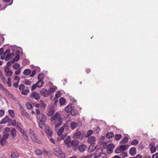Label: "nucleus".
Returning a JSON list of instances; mask_svg holds the SVG:
<instances>
[{
  "instance_id": "f03ea898",
  "label": "nucleus",
  "mask_w": 158,
  "mask_h": 158,
  "mask_svg": "<svg viewBox=\"0 0 158 158\" xmlns=\"http://www.w3.org/2000/svg\"><path fill=\"white\" fill-rule=\"evenodd\" d=\"M40 93L44 97H46L50 95V93L46 89L43 88L40 91Z\"/></svg>"
},
{
  "instance_id": "603ef678",
  "label": "nucleus",
  "mask_w": 158,
  "mask_h": 158,
  "mask_svg": "<svg viewBox=\"0 0 158 158\" xmlns=\"http://www.w3.org/2000/svg\"><path fill=\"white\" fill-rule=\"evenodd\" d=\"M10 97L13 100L16 101H18V99L12 94L10 95Z\"/></svg>"
},
{
  "instance_id": "473e14b6",
  "label": "nucleus",
  "mask_w": 158,
  "mask_h": 158,
  "mask_svg": "<svg viewBox=\"0 0 158 158\" xmlns=\"http://www.w3.org/2000/svg\"><path fill=\"white\" fill-rule=\"evenodd\" d=\"M10 156L12 158H18L19 155L17 153L13 152L11 154Z\"/></svg>"
},
{
  "instance_id": "052dcab7",
  "label": "nucleus",
  "mask_w": 158,
  "mask_h": 158,
  "mask_svg": "<svg viewBox=\"0 0 158 158\" xmlns=\"http://www.w3.org/2000/svg\"><path fill=\"white\" fill-rule=\"evenodd\" d=\"M14 62L12 61H10L7 63L6 65L8 66L11 65L13 64L14 63Z\"/></svg>"
},
{
  "instance_id": "ea45409f",
  "label": "nucleus",
  "mask_w": 158,
  "mask_h": 158,
  "mask_svg": "<svg viewBox=\"0 0 158 158\" xmlns=\"http://www.w3.org/2000/svg\"><path fill=\"white\" fill-rule=\"evenodd\" d=\"M20 58V56L19 55H17L13 59V61L14 63L17 62Z\"/></svg>"
},
{
  "instance_id": "864d4df0",
  "label": "nucleus",
  "mask_w": 158,
  "mask_h": 158,
  "mask_svg": "<svg viewBox=\"0 0 158 158\" xmlns=\"http://www.w3.org/2000/svg\"><path fill=\"white\" fill-rule=\"evenodd\" d=\"M64 128V129L67 130L69 128V126L68 125L67 123H66L62 127Z\"/></svg>"
},
{
  "instance_id": "f8f14e48",
  "label": "nucleus",
  "mask_w": 158,
  "mask_h": 158,
  "mask_svg": "<svg viewBox=\"0 0 158 158\" xmlns=\"http://www.w3.org/2000/svg\"><path fill=\"white\" fill-rule=\"evenodd\" d=\"M45 132L48 135L50 136H51L52 134V130L48 126L45 127Z\"/></svg>"
},
{
  "instance_id": "c85d7f7f",
  "label": "nucleus",
  "mask_w": 158,
  "mask_h": 158,
  "mask_svg": "<svg viewBox=\"0 0 158 158\" xmlns=\"http://www.w3.org/2000/svg\"><path fill=\"white\" fill-rule=\"evenodd\" d=\"M35 154L37 156H41L42 155L43 153L38 148L36 149L35 150Z\"/></svg>"
},
{
  "instance_id": "8fccbe9b",
  "label": "nucleus",
  "mask_w": 158,
  "mask_h": 158,
  "mask_svg": "<svg viewBox=\"0 0 158 158\" xmlns=\"http://www.w3.org/2000/svg\"><path fill=\"white\" fill-rule=\"evenodd\" d=\"M26 107L29 109H30L32 108V106L30 103H26Z\"/></svg>"
},
{
  "instance_id": "0e129e2a",
  "label": "nucleus",
  "mask_w": 158,
  "mask_h": 158,
  "mask_svg": "<svg viewBox=\"0 0 158 158\" xmlns=\"http://www.w3.org/2000/svg\"><path fill=\"white\" fill-rule=\"evenodd\" d=\"M36 73V71L35 70H34L32 71L31 74L30 75V77H34Z\"/></svg>"
},
{
  "instance_id": "f257e3e1",
  "label": "nucleus",
  "mask_w": 158,
  "mask_h": 158,
  "mask_svg": "<svg viewBox=\"0 0 158 158\" xmlns=\"http://www.w3.org/2000/svg\"><path fill=\"white\" fill-rule=\"evenodd\" d=\"M53 151L57 157L61 158H65V154L60 148L56 147L53 148Z\"/></svg>"
},
{
  "instance_id": "6e6d98bb",
  "label": "nucleus",
  "mask_w": 158,
  "mask_h": 158,
  "mask_svg": "<svg viewBox=\"0 0 158 158\" xmlns=\"http://www.w3.org/2000/svg\"><path fill=\"white\" fill-rule=\"evenodd\" d=\"M121 151H121V150H120V148L119 147V148H117L115 151V153L117 154H118V153H119Z\"/></svg>"
},
{
  "instance_id": "0eeeda50",
  "label": "nucleus",
  "mask_w": 158,
  "mask_h": 158,
  "mask_svg": "<svg viewBox=\"0 0 158 158\" xmlns=\"http://www.w3.org/2000/svg\"><path fill=\"white\" fill-rule=\"evenodd\" d=\"M19 108L20 112L24 116L26 117H27L29 116L27 112L26 111L22 106H20Z\"/></svg>"
},
{
  "instance_id": "aec40b11",
  "label": "nucleus",
  "mask_w": 158,
  "mask_h": 158,
  "mask_svg": "<svg viewBox=\"0 0 158 158\" xmlns=\"http://www.w3.org/2000/svg\"><path fill=\"white\" fill-rule=\"evenodd\" d=\"M8 120L9 117L8 116H6L2 120V121L0 122V124H5L8 121Z\"/></svg>"
},
{
  "instance_id": "a18cd8bd",
  "label": "nucleus",
  "mask_w": 158,
  "mask_h": 158,
  "mask_svg": "<svg viewBox=\"0 0 158 158\" xmlns=\"http://www.w3.org/2000/svg\"><path fill=\"white\" fill-rule=\"evenodd\" d=\"M93 133V131L92 130H89L87 132V134L85 135V137H88L90 135L92 134Z\"/></svg>"
},
{
  "instance_id": "09e8293b",
  "label": "nucleus",
  "mask_w": 158,
  "mask_h": 158,
  "mask_svg": "<svg viewBox=\"0 0 158 158\" xmlns=\"http://www.w3.org/2000/svg\"><path fill=\"white\" fill-rule=\"evenodd\" d=\"M6 73V76L9 77H10L12 76L13 72L11 70H9Z\"/></svg>"
},
{
  "instance_id": "393cba45",
  "label": "nucleus",
  "mask_w": 158,
  "mask_h": 158,
  "mask_svg": "<svg viewBox=\"0 0 158 158\" xmlns=\"http://www.w3.org/2000/svg\"><path fill=\"white\" fill-rule=\"evenodd\" d=\"M81 135V133L80 131H77L74 133L73 137L76 138H78L80 137Z\"/></svg>"
},
{
  "instance_id": "6e6552de",
  "label": "nucleus",
  "mask_w": 158,
  "mask_h": 158,
  "mask_svg": "<svg viewBox=\"0 0 158 158\" xmlns=\"http://www.w3.org/2000/svg\"><path fill=\"white\" fill-rule=\"evenodd\" d=\"M129 153L132 156H134L137 152L136 148L134 147L131 148L129 150Z\"/></svg>"
},
{
  "instance_id": "bb28decb",
  "label": "nucleus",
  "mask_w": 158,
  "mask_h": 158,
  "mask_svg": "<svg viewBox=\"0 0 158 158\" xmlns=\"http://www.w3.org/2000/svg\"><path fill=\"white\" fill-rule=\"evenodd\" d=\"M106 136L107 138L110 139L114 136V134L113 132H108L106 133Z\"/></svg>"
},
{
  "instance_id": "5fc2aeb1",
  "label": "nucleus",
  "mask_w": 158,
  "mask_h": 158,
  "mask_svg": "<svg viewBox=\"0 0 158 158\" xmlns=\"http://www.w3.org/2000/svg\"><path fill=\"white\" fill-rule=\"evenodd\" d=\"M41 106L42 107L45 108L46 105L42 101H40Z\"/></svg>"
},
{
  "instance_id": "9d476101",
  "label": "nucleus",
  "mask_w": 158,
  "mask_h": 158,
  "mask_svg": "<svg viewBox=\"0 0 158 158\" xmlns=\"http://www.w3.org/2000/svg\"><path fill=\"white\" fill-rule=\"evenodd\" d=\"M60 114L56 113L51 117L50 118V120L51 121H52L55 120H56V121L57 120H58L59 118H60Z\"/></svg>"
},
{
  "instance_id": "5701e85b",
  "label": "nucleus",
  "mask_w": 158,
  "mask_h": 158,
  "mask_svg": "<svg viewBox=\"0 0 158 158\" xmlns=\"http://www.w3.org/2000/svg\"><path fill=\"white\" fill-rule=\"evenodd\" d=\"M78 125L77 124V123L75 122H72L71 123L70 128L72 130L74 129L76 127L77 125Z\"/></svg>"
},
{
  "instance_id": "72a5a7b5",
  "label": "nucleus",
  "mask_w": 158,
  "mask_h": 158,
  "mask_svg": "<svg viewBox=\"0 0 158 158\" xmlns=\"http://www.w3.org/2000/svg\"><path fill=\"white\" fill-rule=\"evenodd\" d=\"M6 139H4L2 138L0 140V143L2 146H4L6 144Z\"/></svg>"
},
{
  "instance_id": "a211bd4d",
  "label": "nucleus",
  "mask_w": 158,
  "mask_h": 158,
  "mask_svg": "<svg viewBox=\"0 0 158 158\" xmlns=\"http://www.w3.org/2000/svg\"><path fill=\"white\" fill-rule=\"evenodd\" d=\"M55 112L54 108L53 107L51 108L49 110L47 114L48 116H52V115Z\"/></svg>"
},
{
  "instance_id": "4be33fe9",
  "label": "nucleus",
  "mask_w": 158,
  "mask_h": 158,
  "mask_svg": "<svg viewBox=\"0 0 158 158\" xmlns=\"http://www.w3.org/2000/svg\"><path fill=\"white\" fill-rule=\"evenodd\" d=\"M31 71L30 69H27L24 70L23 73L25 75L27 76L29 75L31 73Z\"/></svg>"
},
{
  "instance_id": "b1692460",
  "label": "nucleus",
  "mask_w": 158,
  "mask_h": 158,
  "mask_svg": "<svg viewBox=\"0 0 158 158\" xmlns=\"http://www.w3.org/2000/svg\"><path fill=\"white\" fill-rule=\"evenodd\" d=\"M23 126L21 123H19V122H17V124L16 125V128L18 129V130L19 131L20 130H21L22 129V127Z\"/></svg>"
},
{
  "instance_id": "dca6fc26",
  "label": "nucleus",
  "mask_w": 158,
  "mask_h": 158,
  "mask_svg": "<svg viewBox=\"0 0 158 158\" xmlns=\"http://www.w3.org/2000/svg\"><path fill=\"white\" fill-rule=\"evenodd\" d=\"M95 137L92 136L88 138V142L89 143L91 144L95 141Z\"/></svg>"
},
{
  "instance_id": "7c9ffc66",
  "label": "nucleus",
  "mask_w": 158,
  "mask_h": 158,
  "mask_svg": "<svg viewBox=\"0 0 158 158\" xmlns=\"http://www.w3.org/2000/svg\"><path fill=\"white\" fill-rule=\"evenodd\" d=\"M96 148L95 147L93 146V145L89 146L88 149V152H89L94 151Z\"/></svg>"
},
{
  "instance_id": "39448f33",
  "label": "nucleus",
  "mask_w": 158,
  "mask_h": 158,
  "mask_svg": "<svg viewBox=\"0 0 158 158\" xmlns=\"http://www.w3.org/2000/svg\"><path fill=\"white\" fill-rule=\"evenodd\" d=\"M31 98H34L36 100H39L40 98L39 94L35 91H33L31 94Z\"/></svg>"
},
{
  "instance_id": "79ce46f5",
  "label": "nucleus",
  "mask_w": 158,
  "mask_h": 158,
  "mask_svg": "<svg viewBox=\"0 0 158 158\" xmlns=\"http://www.w3.org/2000/svg\"><path fill=\"white\" fill-rule=\"evenodd\" d=\"M57 88L56 87H55V88L54 87H51L49 88V90H48L49 93H50V95L53 92L55 91L56 90V89Z\"/></svg>"
},
{
  "instance_id": "6ab92c4d",
  "label": "nucleus",
  "mask_w": 158,
  "mask_h": 158,
  "mask_svg": "<svg viewBox=\"0 0 158 158\" xmlns=\"http://www.w3.org/2000/svg\"><path fill=\"white\" fill-rule=\"evenodd\" d=\"M128 138L127 137H125L120 141V144H123L126 143L128 142Z\"/></svg>"
},
{
  "instance_id": "338daca9",
  "label": "nucleus",
  "mask_w": 158,
  "mask_h": 158,
  "mask_svg": "<svg viewBox=\"0 0 158 158\" xmlns=\"http://www.w3.org/2000/svg\"><path fill=\"white\" fill-rule=\"evenodd\" d=\"M17 122H16L15 120H14L11 122V125L13 126H15L17 124Z\"/></svg>"
},
{
  "instance_id": "20e7f679",
  "label": "nucleus",
  "mask_w": 158,
  "mask_h": 158,
  "mask_svg": "<svg viewBox=\"0 0 158 158\" xmlns=\"http://www.w3.org/2000/svg\"><path fill=\"white\" fill-rule=\"evenodd\" d=\"M114 147V145L113 144H109L107 146L106 153L109 154L112 153Z\"/></svg>"
},
{
  "instance_id": "c756f323",
  "label": "nucleus",
  "mask_w": 158,
  "mask_h": 158,
  "mask_svg": "<svg viewBox=\"0 0 158 158\" xmlns=\"http://www.w3.org/2000/svg\"><path fill=\"white\" fill-rule=\"evenodd\" d=\"M44 82L43 81H39L36 84L37 85L38 87H40L44 85Z\"/></svg>"
},
{
  "instance_id": "58836bf2",
  "label": "nucleus",
  "mask_w": 158,
  "mask_h": 158,
  "mask_svg": "<svg viewBox=\"0 0 158 158\" xmlns=\"http://www.w3.org/2000/svg\"><path fill=\"white\" fill-rule=\"evenodd\" d=\"M139 141L136 139H134L132 141L131 144L132 145H136L139 143Z\"/></svg>"
},
{
  "instance_id": "c9c22d12",
  "label": "nucleus",
  "mask_w": 158,
  "mask_h": 158,
  "mask_svg": "<svg viewBox=\"0 0 158 158\" xmlns=\"http://www.w3.org/2000/svg\"><path fill=\"white\" fill-rule=\"evenodd\" d=\"M21 91V94L24 95H27L29 93V90L27 89L23 90Z\"/></svg>"
},
{
  "instance_id": "e433bc0d",
  "label": "nucleus",
  "mask_w": 158,
  "mask_h": 158,
  "mask_svg": "<svg viewBox=\"0 0 158 158\" xmlns=\"http://www.w3.org/2000/svg\"><path fill=\"white\" fill-rule=\"evenodd\" d=\"M12 67L15 69H18L20 67V65L18 63H15L13 65Z\"/></svg>"
},
{
  "instance_id": "2eb2a0df",
  "label": "nucleus",
  "mask_w": 158,
  "mask_h": 158,
  "mask_svg": "<svg viewBox=\"0 0 158 158\" xmlns=\"http://www.w3.org/2000/svg\"><path fill=\"white\" fill-rule=\"evenodd\" d=\"M29 133L32 136H33L34 139H35V141L36 142L38 143V139L36 137V135L35 134V133L34 131L31 129H30L29 130Z\"/></svg>"
},
{
  "instance_id": "4d7b16f0",
  "label": "nucleus",
  "mask_w": 158,
  "mask_h": 158,
  "mask_svg": "<svg viewBox=\"0 0 158 158\" xmlns=\"http://www.w3.org/2000/svg\"><path fill=\"white\" fill-rule=\"evenodd\" d=\"M120 155L122 156L123 157H125L127 156V154L125 152H122Z\"/></svg>"
},
{
  "instance_id": "ddd939ff",
  "label": "nucleus",
  "mask_w": 158,
  "mask_h": 158,
  "mask_svg": "<svg viewBox=\"0 0 158 158\" xmlns=\"http://www.w3.org/2000/svg\"><path fill=\"white\" fill-rule=\"evenodd\" d=\"M55 130L58 136H60L62 135L64 130L63 127H61L59 129H58L56 128V127H55Z\"/></svg>"
},
{
  "instance_id": "f3484780",
  "label": "nucleus",
  "mask_w": 158,
  "mask_h": 158,
  "mask_svg": "<svg viewBox=\"0 0 158 158\" xmlns=\"http://www.w3.org/2000/svg\"><path fill=\"white\" fill-rule=\"evenodd\" d=\"M73 108V106L72 105H68L64 108V110L67 113H69L70 112H71Z\"/></svg>"
},
{
  "instance_id": "774afa93",
  "label": "nucleus",
  "mask_w": 158,
  "mask_h": 158,
  "mask_svg": "<svg viewBox=\"0 0 158 158\" xmlns=\"http://www.w3.org/2000/svg\"><path fill=\"white\" fill-rule=\"evenodd\" d=\"M23 136L24 137V138L27 141H28L29 139V137L27 134L24 135H23Z\"/></svg>"
},
{
  "instance_id": "7ed1b4c3",
  "label": "nucleus",
  "mask_w": 158,
  "mask_h": 158,
  "mask_svg": "<svg viewBox=\"0 0 158 158\" xmlns=\"http://www.w3.org/2000/svg\"><path fill=\"white\" fill-rule=\"evenodd\" d=\"M37 116V117L40 121L42 123L45 122L47 120V117L44 114H42Z\"/></svg>"
},
{
  "instance_id": "1a4fd4ad",
  "label": "nucleus",
  "mask_w": 158,
  "mask_h": 158,
  "mask_svg": "<svg viewBox=\"0 0 158 158\" xmlns=\"http://www.w3.org/2000/svg\"><path fill=\"white\" fill-rule=\"evenodd\" d=\"M64 142L67 146L68 148H70V144L71 142L70 141V137L69 136H68L64 140Z\"/></svg>"
},
{
  "instance_id": "37998d69",
  "label": "nucleus",
  "mask_w": 158,
  "mask_h": 158,
  "mask_svg": "<svg viewBox=\"0 0 158 158\" xmlns=\"http://www.w3.org/2000/svg\"><path fill=\"white\" fill-rule=\"evenodd\" d=\"M65 137V135H61L60 136H59L57 137V140L58 141H60L64 139Z\"/></svg>"
},
{
  "instance_id": "4468645a",
  "label": "nucleus",
  "mask_w": 158,
  "mask_h": 158,
  "mask_svg": "<svg viewBox=\"0 0 158 158\" xmlns=\"http://www.w3.org/2000/svg\"><path fill=\"white\" fill-rule=\"evenodd\" d=\"M10 133L12 136V138L13 139L16 135V131L15 128H12L10 131Z\"/></svg>"
},
{
  "instance_id": "412c9836",
  "label": "nucleus",
  "mask_w": 158,
  "mask_h": 158,
  "mask_svg": "<svg viewBox=\"0 0 158 158\" xmlns=\"http://www.w3.org/2000/svg\"><path fill=\"white\" fill-rule=\"evenodd\" d=\"M129 147V145H121L119 146L120 150L122 151H123L127 149Z\"/></svg>"
},
{
  "instance_id": "2f4dec72",
  "label": "nucleus",
  "mask_w": 158,
  "mask_h": 158,
  "mask_svg": "<svg viewBox=\"0 0 158 158\" xmlns=\"http://www.w3.org/2000/svg\"><path fill=\"white\" fill-rule=\"evenodd\" d=\"M62 118L61 117L59 118L58 121H59V122L58 124H56L55 127H56V128H57L58 127L62 125Z\"/></svg>"
},
{
  "instance_id": "e2e57ef3",
  "label": "nucleus",
  "mask_w": 158,
  "mask_h": 158,
  "mask_svg": "<svg viewBox=\"0 0 158 158\" xmlns=\"http://www.w3.org/2000/svg\"><path fill=\"white\" fill-rule=\"evenodd\" d=\"M19 131L20 132L23 136L26 135V134H27L26 132L22 129L21 130H20Z\"/></svg>"
},
{
  "instance_id": "f704fd0d",
  "label": "nucleus",
  "mask_w": 158,
  "mask_h": 158,
  "mask_svg": "<svg viewBox=\"0 0 158 158\" xmlns=\"http://www.w3.org/2000/svg\"><path fill=\"white\" fill-rule=\"evenodd\" d=\"M122 137V135L120 134H116L115 135V139L116 140H120Z\"/></svg>"
},
{
  "instance_id": "c03bdc74",
  "label": "nucleus",
  "mask_w": 158,
  "mask_h": 158,
  "mask_svg": "<svg viewBox=\"0 0 158 158\" xmlns=\"http://www.w3.org/2000/svg\"><path fill=\"white\" fill-rule=\"evenodd\" d=\"M150 150L152 153H154L156 151V148L154 146H152L150 148Z\"/></svg>"
},
{
  "instance_id": "de8ad7c7",
  "label": "nucleus",
  "mask_w": 158,
  "mask_h": 158,
  "mask_svg": "<svg viewBox=\"0 0 158 158\" xmlns=\"http://www.w3.org/2000/svg\"><path fill=\"white\" fill-rule=\"evenodd\" d=\"M44 78V75L42 74H39L38 76V79L39 81H43V79Z\"/></svg>"
},
{
  "instance_id": "cd10ccee",
  "label": "nucleus",
  "mask_w": 158,
  "mask_h": 158,
  "mask_svg": "<svg viewBox=\"0 0 158 158\" xmlns=\"http://www.w3.org/2000/svg\"><path fill=\"white\" fill-rule=\"evenodd\" d=\"M66 101L65 99L63 97H61L59 100V102L61 105H63L65 104Z\"/></svg>"
},
{
  "instance_id": "4c0bfd02",
  "label": "nucleus",
  "mask_w": 158,
  "mask_h": 158,
  "mask_svg": "<svg viewBox=\"0 0 158 158\" xmlns=\"http://www.w3.org/2000/svg\"><path fill=\"white\" fill-rule=\"evenodd\" d=\"M8 112L10 116L12 118H14L15 116L14 112L13 110H9Z\"/></svg>"
},
{
  "instance_id": "3c124183",
  "label": "nucleus",
  "mask_w": 158,
  "mask_h": 158,
  "mask_svg": "<svg viewBox=\"0 0 158 158\" xmlns=\"http://www.w3.org/2000/svg\"><path fill=\"white\" fill-rule=\"evenodd\" d=\"M9 135V134L8 133H6L4 134L1 138L6 140L8 138Z\"/></svg>"
},
{
  "instance_id": "bf43d9fd",
  "label": "nucleus",
  "mask_w": 158,
  "mask_h": 158,
  "mask_svg": "<svg viewBox=\"0 0 158 158\" xmlns=\"http://www.w3.org/2000/svg\"><path fill=\"white\" fill-rule=\"evenodd\" d=\"M0 77L1 78V80H2V81L3 82H4V83H5V82L6 81V79L5 78V77L3 75L0 76Z\"/></svg>"
},
{
  "instance_id": "49530a36",
  "label": "nucleus",
  "mask_w": 158,
  "mask_h": 158,
  "mask_svg": "<svg viewBox=\"0 0 158 158\" xmlns=\"http://www.w3.org/2000/svg\"><path fill=\"white\" fill-rule=\"evenodd\" d=\"M19 88L20 91H22L24 89L25 86L23 84H20L19 86Z\"/></svg>"
},
{
  "instance_id": "680f3d73",
  "label": "nucleus",
  "mask_w": 158,
  "mask_h": 158,
  "mask_svg": "<svg viewBox=\"0 0 158 158\" xmlns=\"http://www.w3.org/2000/svg\"><path fill=\"white\" fill-rule=\"evenodd\" d=\"M10 57H11L9 55H7L6 56L5 58V61H7L10 59Z\"/></svg>"
},
{
  "instance_id": "13d9d810",
  "label": "nucleus",
  "mask_w": 158,
  "mask_h": 158,
  "mask_svg": "<svg viewBox=\"0 0 158 158\" xmlns=\"http://www.w3.org/2000/svg\"><path fill=\"white\" fill-rule=\"evenodd\" d=\"M10 131V129L9 127H5L4 129V132L7 133Z\"/></svg>"
},
{
  "instance_id": "423d86ee",
  "label": "nucleus",
  "mask_w": 158,
  "mask_h": 158,
  "mask_svg": "<svg viewBox=\"0 0 158 158\" xmlns=\"http://www.w3.org/2000/svg\"><path fill=\"white\" fill-rule=\"evenodd\" d=\"M79 143V141L77 139H75L71 141L70 144V148L72 147H75V148H77L78 144Z\"/></svg>"
},
{
  "instance_id": "9b49d317",
  "label": "nucleus",
  "mask_w": 158,
  "mask_h": 158,
  "mask_svg": "<svg viewBox=\"0 0 158 158\" xmlns=\"http://www.w3.org/2000/svg\"><path fill=\"white\" fill-rule=\"evenodd\" d=\"M87 146L85 144H81L77 147V149L81 152H83L86 148Z\"/></svg>"
},
{
  "instance_id": "a19ab883",
  "label": "nucleus",
  "mask_w": 158,
  "mask_h": 158,
  "mask_svg": "<svg viewBox=\"0 0 158 158\" xmlns=\"http://www.w3.org/2000/svg\"><path fill=\"white\" fill-rule=\"evenodd\" d=\"M100 156H102L104 158H107V155L105 153L102 152L98 156V157H100Z\"/></svg>"
},
{
  "instance_id": "69168bd1",
  "label": "nucleus",
  "mask_w": 158,
  "mask_h": 158,
  "mask_svg": "<svg viewBox=\"0 0 158 158\" xmlns=\"http://www.w3.org/2000/svg\"><path fill=\"white\" fill-rule=\"evenodd\" d=\"M37 85L36 84H34V85H33L31 86V90L32 91H33V90H34V89H35L37 88Z\"/></svg>"
},
{
  "instance_id": "a878e982",
  "label": "nucleus",
  "mask_w": 158,
  "mask_h": 158,
  "mask_svg": "<svg viewBox=\"0 0 158 158\" xmlns=\"http://www.w3.org/2000/svg\"><path fill=\"white\" fill-rule=\"evenodd\" d=\"M74 106H73L72 110L71 111V114L73 116H75L78 113V111L74 109Z\"/></svg>"
}]
</instances>
